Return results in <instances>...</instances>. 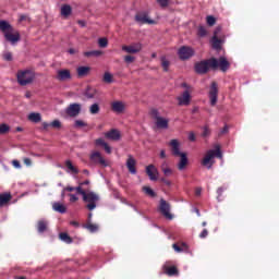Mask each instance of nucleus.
Segmentation results:
<instances>
[{
	"mask_svg": "<svg viewBox=\"0 0 279 279\" xmlns=\"http://www.w3.org/2000/svg\"><path fill=\"white\" fill-rule=\"evenodd\" d=\"M0 32H2L7 43H11V45H16L21 40V33L5 20L0 21Z\"/></svg>",
	"mask_w": 279,
	"mask_h": 279,
	"instance_id": "1",
	"label": "nucleus"
},
{
	"mask_svg": "<svg viewBox=\"0 0 279 279\" xmlns=\"http://www.w3.org/2000/svg\"><path fill=\"white\" fill-rule=\"evenodd\" d=\"M76 193L82 195L83 202H85L87 210H95L97 208V202H99V195L95 192H86L82 186H76Z\"/></svg>",
	"mask_w": 279,
	"mask_h": 279,
	"instance_id": "2",
	"label": "nucleus"
},
{
	"mask_svg": "<svg viewBox=\"0 0 279 279\" xmlns=\"http://www.w3.org/2000/svg\"><path fill=\"white\" fill-rule=\"evenodd\" d=\"M194 69L198 75H206L210 69L214 71L219 69V61L217 58H210L207 60H203L199 62H196L194 65Z\"/></svg>",
	"mask_w": 279,
	"mask_h": 279,
	"instance_id": "3",
	"label": "nucleus"
},
{
	"mask_svg": "<svg viewBox=\"0 0 279 279\" xmlns=\"http://www.w3.org/2000/svg\"><path fill=\"white\" fill-rule=\"evenodd\" d=\"M16 77L20 86H27V84H32V82H34L36 74L32 70H20Z\"/></svg>",
	"mask_w": 279,
	"mask_h": 279,
	"instance_id": "4",
	"label": "nucleus"
},
{
	"mask_svg": "<svg viewBox=\"0 0 279 279\" xmlns=\"http://www.w3.org/2000/svg\"><path fill=\"white\" fill-rule=\"evenodd\" d=\"M150 114L155 119V124L159 130H167L169 128V120L160 117L158 109H153Z\"/></svg>",
	"mask_w": 279,
	"mask_h": 279,
	"instance_id": "5",
	"label": "nucleus"
},
{
	"mask_svg": "<svg viewBox=\"0 0 279 279\" xmlns=\"http://www.w3.org/2000/svg\"><path fill=\"white\" fill-rule=\"evenodd\" d=\"M159 213L166 217V219H173V215H171V205L161 198L159 202Z\"/></svg>",
	"mask_w": 279,
	"mask_h": 279,
	"instance_id": "6",
	"label": "nucleus"
},
{
	"mask_svg": "<svg viewBox=\"0 0 279 279\" xmlns=\"http://www.w3.org/2000/svg\"><path fill=\"white\" fill-rule=\"evenodd\" d=\"M178 56L180 60H190V58H193V56H195V50H193V48L189 46H182L178 50Z\"/></svg>",
	"mask_w": 279,
	"mask_h": 279,
	"instance_id": "7",
	"label": "nucleus"
},
{
	"mask_svg": "<svg viewBox=\"0 0 279 279\" xmlns=\"http://www.w3.org/2000/svg\"><path fill=\"white\" fill-rule=\"evenodd\" d=\"M218 97H219V86L217 85V82H213L209 87L210 106H217Z\"/></svg>",
	"mask_w": 279,
	"mask_h": 279,
	"instance_id": "8",
	"label": "nucleus"
},
{
	"mask_svg": "<svg viewBox=\"0 0 279 279\" xmlns=\"http://www.w3.org/2000/svg\"><path fill=\"white\" fill-rule=\"evenodd\" d=\"M89 160L94 165H100V167H108V161L104 159V156H101V153L95 150L89 155Z\"/></svg>",
	"mask_w": 279,
	"mask_h": 279,
	"instance_id": "9",
	"label": "nucleus"
},
{
	"mask_svg": "<svg viewBox=\"0 0 279 279\" xmlns=\"http://www.w3.org/2000/svg\"><path fill=\"white\" fill-rule=\"evenodd\" d=\"M80 112H82V105L77 102L69 105V107L65 109V114H68V117H71L72 119H75V117H80Z\"/></svg>",
	"mask_w": 279,
	"mask_h": 279,
	"instance_id": "10",
	"label": "nucleus"
},
{
	"mask_svg": "<svg viewBox=\"0 0 279 279\" xmlns=\"http://www.w3.org/2000/svg\"><path fill=\"white\" fill-rule=\"evenodd\" d=\"M56 80L58 82H69L73 80V75L71 74V70L61 69L57 71Z\"/></svg>",
	"mask_w": 279,
	"mask_h": 279,
	"instance_id": "11",
	"label": "nucleus"
},
{
	"mask_svg": "<svg viewBox=\"0 0 279 279\" xmlns=\"http://www.w3.org/2000/svg\"><path fill=\"white\" fill-rule=\"evenodd\" d=\"M178 106H191V92L184 90L178 98Z\"/></svg>",
	"mask_w": 279,
	"mask_h": 279,
	"instance_id": "12",
	"label": "nucleus"
},
{
	"mask_svg": "<svg viewBox=\"0 0 279 279\" xmlns=\"http://www.w3.org/2000/svg\"><path fill=\"white\" fill-rule=\"evenodd\" d=\"M143 45L141 43L132 44L130 46H122V51L125 53H141Z\"/></svg>",
	"mask_w": 279,
	"mask_h": 279,
	"instance_id": "13",
	"label": "nucleus"
},
{
	"mask_svg": "<svg viewBox=\"0 0 279 279\" xmlns=\"http://www.w3.org/2000/svg\"><path fill=\"white\" fill-rule=\"evenodd\" d=\"M162 271L166 274V276L173 277V276H180V270H178L177 266H171L169 263H166L162 266Z\"/></svg>",
	"mask_w": 279,
	"mask_h": 279,
	"instance_id": "14",
	"label": "nucleus"
},
{
	"mask_svg": "<svg viewBox=\"0 0 279 279\" xmlns=\"http://www.w3.org/2000/svg\"><path fill=\"white\" fill-rule=\"evenodd\" d=\"M135 21L141 25H145V24L154 25V23H156V21L149 20V17L147 16V13H137L135 15Z\"/></svg>",
	"mask_w": 279,
	"mask_h": 279,
	"instance_id": "15",
	"label": "nucleus"
},
{
	"mask_svg": "<svg viewBox=\"0 0 279 279\" xmlns=\"http://www.w3.org/2000/svg\"><path fill=\"white\" fill-rule=\"evenodd\" d=\"M169 147L172 156L175 158L182 154V151H180V142L178 140H171L169 142Z\"/></svg>",
	"mask_w": 279,
	"mask_h": 279,
	"instance_id": "16",
	"label": "nucleus"
},
{
	"mask_svg": "<svg viewBox=\"0 0 279 279\" xmlns=\"http://www.w3.org/2000/svg\"><path fill=\"white\" fill-rule=\"evenodd\" d=\"M213 158H215V153L213 150H208L202 160L203 167H207V169H211Z\"/></svg>",
	"mask_w": 279,
	"mask_h": 279,
	"instance_id": "17",
	"label": "nucleus"
},
{
	"mask_svg": "<svg viewBox=\"0 0 279 279\" xmlns=\"http://www.w3.org/2000/svg\"><path fill=\"white\" fill-rule=\"evenodd\" d=\"M146 173L153 182H156L158 180V169L154 165H149L146 167Z\"/></svg>",
	"mask_w": 279,
	"mask_h": 279,
	"instance_id": "18",
	"label": "nucleus"
},
{
	"mask_svg": "<svg viewBox=\"0 0 279 279\" xmlns=\"http://www.w3.org/2000/svg\"><path fill=\"white\" fill-rule=\"evenodd\" d=\"M126 168L132 175H136V159L132 157V155H129V158L126 160Z\"/></svg>",
	"mask_w": 279,
	"mask_h": 279,
	"instance_id": "19",
	"label": "nucleus"
},
{
	"mask_svg": "<svg viewBox=\"0 0 279 279\" xmlns=\"http://www.w3.org/2000/svg\"><path fill=\"white\" fill-rule=\"evenodd\" d=\"M180 158V161L178 163L179 171H184L189 165V157L186 156V153H181V155L178 156Z\"/></svg>",
	"mask_w": 279,
	"mask_h": 279,
	"instance_id": "20",
	"label": "nucleus"
},
{
	"mask_svg": "<svg viewBox=\"0 0 279 279\" xmlns=\"http://www.w3.org/2000/svg\"><path fill=\"white\" fill-rule=\"evenodd\" d=\"M111 110L121 114L125 110V104L123 101H113L111 102Z\"/></svg>",
	"mask_w": 279,
	"mask_h": 279,
	"instance_id": "21",
	"label": "nucleus"
},
{
	"mask_svg": "<svg viewBox=\"0 0 279 279\" xmlns=\"http://www.w3.org/2000/svg\"><path fill=\"white\" fill-rule=\"evenodd\" d=\"M218 61V66L222 73H226L230 69V61L226 57H220Z\"/></svg>",
	"mask_w": 279,
	"mask_h": 279,
	"instance_id": "22",
	"label": "nucleus"
},
{
	"mask_svg": "<svg viewBox=\"0 0 279 279\" xmlns=\"http://www.w3.org/2000/svg\"><path fill=\"white\" fill-rule=\"evenodd\" d=\"M106 138L110 141H119L121 138V133L117 129H112L105 134Z\"/></svg>",
	"mask_w": 279,
	"mask_h": 279,
	"instance_id": "23",
	"label": "nucleus"
},
{
	"mask_svg": "<svg viewBox=\"0 0 279 279\" xmlns=\"http://www.w3.org/2000/svg\"><path fill=\"white\" fill-rule=\"evenodd\" d=\"M90 73V66H78L76 69V75L77 77H86Z\"/></svg>",
	"mask_w": 279,
	"mask_h": 279,
	"instance_id": "24",
	"label": "nucleus"
},
{
	"mask_svg": "<svg viewBox=\"0 0 279 279\" xmlns=\"http://www.w3.org/2000/svg\"><path fill=\"white\" fill-rule=\"evenodd\" d=\"M172 248L174 250V252H178V254H180V252H189V245L184 242L180 244L178 243L172 244Z\"/></svg>",
	"mask_w": 279,
	"mask_h": 279,
	"instance_id": "25",
	"label": "nucleus"
},
{
	"mask_svg": "<svg viewBox=\"0 0 279 279\" xmlns=\"http://www.w3.org/2000/svg\"><path fill=\"white\" fill-rule=\"evenodd\" d=\"M84 96L87 99H95V97L97 96V89L92 86H87V88L84 92Z\"/></svg>",
	"mask_w": 279,
	"mask_h": 279,
	"instance_id": "26",
	"label": "nucleus"
},
{
	"mask_svg": "<svg viewBox=\"0 0 279 279\" xmlns=\"http://www.w3.org/2000/svg\"><path fill=\"white\" fill-rule=\"evenodd\" d=\"M221 39L219 37H217V33H215V35L211 38V47L213 49H216V51H219V49H221Z\"/></svg>",
	"mask_w": 279,
	"mask_h": 279,
	"instance_id": "27",
	"label": "nucleus"
},
{
	"mask_svg": "<svg viewBox=\"0 0 279 279\" xmlns=\"http://www.w3.org/2000/svg\"><path fill=\"white\" fill-rule=\"evenodd\" d=\"M73 12V8H71L70 4H63L61 7V16H64V19H68V16H71Z\"/></svg>",
	"mask_w": 279,
	"mask_h": 279,
	"instance_id": "28",
	"label": "nucleus"
},
{
	"mask_svg": "<svg viewBox=\"0 0 279 279\" xmlns=\"http://www.w3.org/2000/svg\"><path fill=\"white\" fill-rule=\"evenodd\" d=\"M12 199V194L10 193H2L0 194V208L5 206Z\"/></svg>",
	"mask_w": 279,
	"mask_h": 279,
	"instance_id": "29",
	"label": "nucleus"
},
{
	"mask_svg": "<svg viewBox=\"0 0 279 279\" xmlns=\"http://www.w3.org/2000/svg\"><path fill=\"white\" fill-rule=\"evenodd\" d=\"M28 121H32V123H40V121H43V116L38 112H32L28 114Z\"/></svg>",
	"mask_w": 279,
	"mask_h": 279,
	"instance_id": "30",
	"label": "nucleus"
},
{
	"mask_svg": "<svg viewBox=\"0 0 279 279\" xmlns=\"http://www.w3.org/2000/svg\"><path fill=\"white\" fill-rule=\"evenodd\" d=\"M49 226V222L47 220H39L37 222V231L39 234H43V232H47V227Z\"/></svg>",
	"mask_w": 279,
	"mask_h": 279,
	"instance_id": "31",
	"label": "nucleus"
},
{
	"mask_svg": "<svg viewBox=\"0 0 279 279\" xmlns=\"http://www.w3.org/2000/svg\"><path fill=\"white\" fill-rule=\"evenodd\" d=\"M59 239L60 241H63V243H66L68 245H71V243H73V238H71V235H69V233L65 232L59 233Z\"/></svg>",
	"mask_w": 279,
	"mask_h": 279,
	"instance_id": "32",
	"label": "nucleus"
},
{
	"mask_svg": "<svg viewBox=\"0 0 279 279\" xmlns=\"http://www.w3.org/2000/svg\"><path fill=\"white\" fill-rule=\"evenodd\" d=\"M52 208L56 213H60L61 215L66 213V206L62 205L61 203H53Z\"/></svg>",
	"mask_w": 279,
	"mask_h": 279,
	"instance_id": "33",
	"label": "nucleus"
},
{
	"mask_svg": "<svg viewBox=\"0 0 279 279\" xmlns=\"http://www.w3.org/2000/svg\"><path fill=\"white\" fill-rule=\"evenodd\" d=\"M83 228H85L86 230H88L89 232H97V230H99V225H95L93 222H87L86 225L83 226Z\"/></svg>",
	"mask_w": 279,
	"mask_h": 279,
	"instance_id": "34",
	"label": "nucleus"
},
{
	"mask_svg": "<svg viewBox=\"0 0 279 279\" xmlns=\"http://www.w3.org/2000/svg\"><path fill=\"white\" fill-rule=\"evenodd\" d=\"M102 82H105V84H112V82H114V76H112L110 72H105Z\"/></svg>",
	"mask_w": 279,
	"mask_h": 279,
	"instance_id": "35",
	"label": "nucleus"
},
{
	"mask_svg": "<svg viewBox=\"0 0 279 279\" xmlns=\"http://www.w3.org/2000/svg\"><path fill=\"white\" fill-rule=\"evenodd\" d=\"M85 58H99V56H101V51L100 50H92V51H86L84 52Z\"/></svg>",
	"mask_w": 279,
	"mask_h": 279,
	"instance_id": "36",
	"label": "nucleus"
},
{
	"mask_svg": "<svg viewBox=\"0 0 279 279\" xmlns=\"http://www.w3.org/2000/svg\"><path fill=\"white\" fill-rule=\"evenodd\" d=\"M65 167H66L72 173H75V174L80 173V170H77V168H75V167L73 166V162H71V160H66V161H65Z\"/></svg>",
	"mask_w": 279,
	"mask_h": 279,
	"instance_id": "37",
	"label": "nucleus"
},
{
	"mask_svg": "<svg viewBox=\"0 0 279 279\" xmlns=\"http://www.w3.org/2000/svg\"><path fill=\"white\" fill-rule=\"evenodd\" d=\"M170 64H171V62H169V60H167V57H161V66L166 73H167V71H169Z\"/></svg>",
	"mask_w": 279,
	"mask_h": 279,
	"instance_id": "38",
	"label": "nucleus"
},
{
	"mask_svg": "<svg viewBox=\"0 0 279 279\" xmlns=\"http://www.w3.org/2000/svg\"><path fill=\"white\" fill-rule=\"evenodd\" d=\"M99 104L95 102L89 107L90 114H99Z\"/></svg>",
	"mask_w": 279,
	"mask_h": 279,
	"instance_id": "39",
	"label": "nucleus"
},
{
	"mask_svg": "<svg viewBox=\"0 0 279 279\" xmlns=\"http://www.w3.org/2000/svg\"><path fill=\"white\" fill-rule=\"evenodd\" d=\"M74 128H88V123H86L84 120H75L74 121Z\"/></svg>",
	"mask_w": 279,
	"mask_h": 279,
	"instance_id": "40",
	"label": "nucleus"
},
{
	"mask_svg": "<svg viewBox=\"0 0 279 279\" xmlns=\"http://www.w3.org/2000/svg\"><path fill=\"white\" fill-rule=\"evenodd\" d=\"M143 191L146 195H148L149 197H156V192H154V190H151V187L149 186H144Z\"/></svg>",
	"mask_w": 279,
	"mask_h": 279,
	"instance_id": "41",
	"label": "nucleus"
},
{
	"mask_svg": "<svg viewBox=\"0 0 279 279\" xmlns=\"http://www.w3.org/2000/svg\"><path fill=\"white\" fill-rule=\"evenodd\" d=\"M2 58L3 60H5V62H12V60L14 59L12 52L10 51H4Z\"/></svg>",
	"mask_w": 279,
	"mask_h": 279,
	"instance_id": "42",
	"label": "nucleus"
},
{
	"mask_svg": "<svg viewBox=\"0 0 279 279\" xmlns=\"http://www.w3.org/2000/svg\"><path fill=\"white\" fill-rule=\"evenodd\" d=\"M197 34L201 38H205L208 35V31H206V27L199 26Z\"/></svg>",
	"mask_w": 279,
	"mask_h": 279,
	"instance_id": "43",
	"label": "nucleus"
},
{
	"mask_svg": "<svg viewBox=\"0 0 279 279\" xmlns=\"http://www.w3.org/2000/svg\"><path fill=\"white\" fill-rule=\"evenodd\" d=\"M10 132V125L2 123L0 124V134H8Z\"/></svg>",
	"mask_w": 279,
	"mask_h": 279,
	"instance_id": "44",
	"label": "nucleus"
},
{
	"mask_svg": "<svg viewBox=\"0 0 279 279\" xmlns=\"http://www.w3.org/2000/svg\"><path fill=\"white\" fill-rule=\"evenodd\" d=\"M207 21V25H209V27H213V25H215V23H217V19H215V16L213 15H208L206 17Z\"/></svg>",
	"mask_w": 279,
	"mask_h": 279,
	"instance_id": "45",
	"label": "nucleus"
},
{
	"mask_svg": "<svg viewBox=\"0 0 279 279\" xmlns=\"http://www.w3.org/2000/svg\"><path fill=\"white\" fill-rule=\"evenodd\" d=\"M98 45H99V47H101V49H106V47H108V39L107 38H100L98 40Z\"/></svg>",
	"mask_w": 279,
	"mask_h": 279,
	"instance_id": "46",
	"label": "nucleus"
},
{
	"mask_svg": "<svg viewBox=\"0 0 279 279\" xmlns=\"http://www.w3.org/2000/svg\"><path fill=\"white\" fill-rule=\"evenodd\" d=\"M50 128H54L56 130H60V128H62V123L60 122V120H54L50 123Z\"/></svg>",
	"mask_w": 279,
	"mask_h": 279,
	"instance_id": "47",
	"label": "nucleus"
},
{
	"mask_svg": "<svg viewBox=\"0 0 279 279\" xmlns=\"http://www.w3.org/2000/svg\"><path fill=\"white\" fill-rule=\"evenodd\" d=\"M95 145H96L97 147H104V146L107 145V143H106V141H105L104 138H97V140L95 141Z\"/></svg>",
	"mask_w": 279,
	"mask_h": 279,
	"instance_id": "48",
	"label": "nucleus"
},
{
	"mask_svg": "<svg viewBox=\"0 0 279 279\" xmlns=\"http://www.w3.org/2000/svg\"><path fill=\"white\" fill-rule=\"evenodd\" d=\"M214 153V158H222L223 155L221 154V148H219V146L217 147V149L211 150Z\"/></svg>",
	"mask_w": 279,
	"mask_h": 279,
	"instance_id": "49",
	"label": "nucleus"
},
{
	"mask_svg": "<svg viewBox=\"0 0 279 279\" xmlns=\"http://www.w3.org/2000/svg\"><path fill=\"white\" fill-rule=\"evenodd\" d=\"M160 8H167L169 5V0H156Z\"/></svg>",
	"mask_w": 279,
	"mask_h": 279,
	"instance_id": "50",
	"label": "nucleus"
},
{
	"mask_svg": "<svg viewBox=\"0 0 279 279\" xmlns=\"http://www.w3.org/2000/svg\"><path fill=\"white\" fill-rule=\"evenodd\" d=\"M135 58L132 56H125L124 57V62H126V64H132V62H134Z\"/></svg>",
	"mask_w": 279,
	"mask_h": 279,
	"instance_id": "51",
	"label": "nucleus"
},
{
	"mask_svg": "<svg viewBox=\"0 0 279 279\" xmlns=\"http://www.w3.org/2000/svg\"><path fill=\"white\" fill-rule=\"evenodd\" d=\"M162 173H163V175H167V177H169V175H171V173H173V170H171V168H162Z\"/></svg>",
	"mask_w": 279,
	"mask_h": 279,
	"instance_id": "52",
	"label": "nucleus"
},
{
	"mask_svg": "<svg viewBox=\"0 0 279 279\" xmlns=\"http://www.w3.org/2000/svg\"><path fill=\"white\" fill-rule=\"evenodd\" d=\"M203 136L204 138H206V136H210V129H208V126H204Z\"/></svg>",
	"mask_w": 279,
	"mask_h": 279,
	"instance_id": "53",
	"label": "nucleus"
},
{
	"mask_svg": "<svg viewBox=\"0 0 279 279\" xmlns=\"http://www.w3.org/2000/svg\"><path fill=\"white\" fill-rule=\"evenodd\" d=\"M41 128L45 132L49 131V128H51V123L49 122H43Z\"/></svg>",
	"mask_w": 279,
	"mask_h": 279,
	"instance_id": "54",
	"label": "nucleus"
},
{
	"mask_svg": "<svg viewBox=\"0 0 279 279\" xmlns=\"http://www.w3.org/2000/svg\"><path fill=\"white\" fill-rule=\"evenodd\" d=\"M230 126L225 125L223 129L220 131L219 136H223V134H228Z\"/></svg>",
	"mask_w": 279,
	"mask_h": 279,
	"instance_id": "55",
	"label": "nucleus"
},
{
	"mask_svg": "<svg viewBox=\"0 0 279 279\" xmlns=\"http://www.w3.org/2000/svg\"><path fill=\"white\" fill-rule=\"evenodd\" d=\"M206 236H208V229H204L201 234H199V239H206Z\"/></svg>",
	"mask_w": 279,
	"mask_h": 279,
	"instance_id": "56",
	"label": "nucleus"
},
{
	"mask_svg": "<svg viewBox=\"0 0 279 279\" xmlns=\"http://www.w3.org/2000/svg\"><path fill=\"white\" fill-rule=\"evenodd\" d=\"M12 165H13V167H15V169H21V161L14 159V160L12 161Z\"/></svg>",
	"mask_w": 279,
	"mask_h": 279,
	"instance_id": "57",
	"label": "nucleus"
},
{
	"mask_svg": "<svg viewBox=\"0 0 279 279\" xmlns=\"http://www.w3.org/2000/svg\"><path fill=\"white\" fill-rule=\"evenodd\" d=\"M189 141H191L192 143H195L196 137H195V133H194V132H190V134H189Z\"/></svg>",
	"mask_w": 279,
	"mask_h": 279,
	"instance_id": "58",
	"label": "nucleus"
},
{
	"mask_svg": "<svg viewBox=\"0 0 279 279\" xmlns=\"http://www.w3.org/2000/svg\"><path fill=\"white\" fill-rule=\"evenodd\" d=\"M76 189H77V187L66 186V187L63 189V192H66V191H68L69 193H73V191H77Z\"/></svg>",
	"mask_w": 279,
	"mask_h": 279,
	"instance_id": "59",
	"label": "nucleus"
},
{
	"mask_svg": "<svg viewBox=\"0 0 279 279\" xmlns=\"http://www.w3.org/2000/svg\"><path fill=\"white\" fill-rule=\"evenodd\" d=\"M23 162H24V165H26V167H32V160L29 158L25 157L23 159Z\"/></svg>",
	"mask_w": 279,
	"mask_h": 279,
	"instance_id": "60",
	"label": "nucleus"
},
{
	"mask_svg": "<svg viewBox=\"0 0 279 279\" xmlns=\"http://www.w3.org/2000/svg\"><path fill=\"white\" fill-rule=\"evenodd\" d=\"M70 197V202L74 203L77 202V199H80L77 196H75V194H69Z\"/></svg>",
	"mask_w": 279,
	"mask_h": 279,
	"instance_id": "61",
	"label": "nucleus"
},
{
	"mask_svg": "<svg viewBox=\"0 0 279 279\" xmlns=\"http://www.w3.org/2000/svg\"><path fill=\"white\" fill-rule=\"evenodd\" d=\"M160 182H162L163 184H166L167 186H171V181L167 180L166 178H161Z\"/></svg>",
	"mask_w": 279,
	"mask_h": 279,
	"instance_id": "62",
	"label": "nucleus"
},
{
	"mask_svg": "<svg viewBox=\"0 0 279 279\" xmlns=\"http://www.w3.org/2000/svg\"><path fill=\"white\" fill-rule=\"evenodd\" d=\"M104 147V149H105V151L107 153V154H112V148H110V146L107 144V145H105V146H102Z\"/></svg>",
	"mask_w": 279,
	"mask_h": 279,
	"instance_id": "63",
	"label": "nucleus"
},
{
	"mask_svg": "<svg viewBox=\"0 0 279 279\" xmlns=\"http://www.w3.org/2000/svg\"><path fill=\"white\" fill-rule=\"evenodd\" d=\"M19 21L20 23H23V21H27V15L21 14Z\"/></svg>",
	"mask_w": 279,
	"mask_h": 279,
	"instance_id": "64",
	"label": "nucleus"
}]
</instances>
